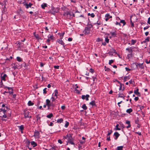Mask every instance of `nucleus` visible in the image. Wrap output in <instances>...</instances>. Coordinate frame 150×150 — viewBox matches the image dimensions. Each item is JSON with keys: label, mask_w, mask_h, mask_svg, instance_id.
Listing matches in <instances>:
<instances>
[{"label": "nucleus", "mask_w": 150, "mask_h": 150, "mask_svg": "<svg viewBox=\"0 0 150 150\" xmlns=\"http://www.w3.org/2000/svg\"><path fill=\"white\" fill-rule=\"evenodd\" d=\"M4 88H7V89H8L9 91H10V90H12V91H13V89L12 88H11V87L5 86L4 87Z\"/></svg>", "instance_id": "nucleus-29"}, {"label": "nucleus", "mask_w": 150, "mask_h": 150, "mask_svg": "<svg viewBox=\"0 0 150 150\" xmlns=\"http://www.w3.org/2000/svg\"><path fill=\"white\" fill-rule=\"evenodd\" d=\"M114 135L115 137V139H116L120 136V134L118 132H116L114 133Z\"/></svg>", "instance_id": "nucleus-11"}, {"label": "nucleus", "mask_w": 150, "mask_h": 150, "mask_svg": "<svg viewBox=\"0 0 150 150\" xmlns=\"http://www.w3.org/2000/svg\"><path fill=\"white\" fill-rule=\"evenodd\" d=\"M47 89V88H45L43 90V93L44 94H45L47 93V91H46V90Z\"/></svg>", "instance_id": "nucleus-40"}, {"label": "nucleus", "mask_w": 150, "mask_h": 150, "mask_svg": "<svg viewBox=\"0 0 150 150\" xmlns=\"http://www.w3.org/2000/svg\"><path fill=\"white\" fill-rule=\"evenodd\" d=\"M115 24L116 25H119L120 26L121 25V24H120V22L119 23V22H118L117 21H116V23H115Z\"/></svg>", "instance_id": "nucleus-47"}, {"label": "nucleus", "mask_w": 150, "mask_h": 150, "mask_svg": "<svg viewBox=\"0 0 150 150\" xmlns=\"http://www.w3.org/2000/svg\"><path fill=\"white\" fill-rule=\"evenodd\" d=\"M92 27V25H89L87 27L85 28V29L83 31V33L86 34H88L90 33V29Z\"/></svg>", "instance_id": "nucleus-2"}, {"label": "nucleus", "mask_w": 150, "mask_h": 150, "mask_svg": "<svg viewBox=\"0 0 150 150\" xmlns=\"http://www.w3.org/2000/svg\"><path fill=\"white\" fill-rule=\"evenodd\" d=\"M97 24L98 25H101V22L100 21H98L97 22L95 23V25Z\"/></svg>", "instance_id": "nucleus-45"}, {"label": "nucleus", "mask_w": 150, "mask_h": 150, "mask_svg": "<svg viewBox=\"0 0 150 150\" xmlns=\"http://www.w3.org/2000/svg\"><path fill=\"white\" fill-rule=\"evenodd\" d=\"M62 39H58L57 40V41L59 44H61V45L64 46V42L62 40Z\"/></svg>", "instance_id": "nucleus-7"}, {"label": "nucleus", "mask_w": 150, "mask_h": 150, "mask_svg": "<svg viewBox=\"0 0 150 150\" xmlns=\"http://www.w3.org/2000/svg\"><path fill=\"white\" fill-rule=\"evenodd\" d=\"M34 36L37 39L39 38V36L38 34H35V33H34Z\"/></svg>", "instance_id": "nucleus-39"}, {"label": "nucleus", "mask_w": 150, "mask_h": 150, "mask_svg": "<svg viewBox=\"0 0 150 150\" xmlns=\"http://www.w3.org/2000/svg\"><path fill=\"white\" fill-rule=\"evenodd\" d=\"M105 17L106 18H105V20L106 21H108L110 18H112V16H110L109 13L106 14L105 16Z\"/></svg>", "instance_id": "nucleus-5"}, {"label": "nucleus", "mask_w": 150, "mask_h": 150, "mask_svg": "<svg viewBox=\"0 0 150 150\" xmlns=\"http://www.w3.org/2000/svg\"><path fill=\"white\" fill-rule=\"evenodd\" d=\"M64 32L62 33H60L59 34L60 37V39H62L63 38V37L64 36Z\"/></svg>", "instance_id": "nucleus-27"}, {"label": "nucleus", "mask_w": 150, "mask_h": 150, "mask_svg": "<svg viewBox=\"0 0 150 150\" xmlns=\"http://www.w3.org/2000/svg\"><path fill=\"white\" fill-rule=\"evenodd\" d=\"M139 89H137L136 90H135L134 91V93L137 95L138 96H140V93L138 92Z\"/></svg>", "instance_id": "nucleus-10"}, {"label": "nucleus", "mask_w": 150, "mask_h": 150, "mask_svg": "<svg viewBox=\"0 0 150 150\" xmlns=\"http://www.w3.org/2000/svg\"><path fill=\"white\" fill-rule=\"evenodd\" d=\"M132 109L130 108L129 109H128L126 110V112H127L130 113L131 112H132Z\"/></svg>", "instance_id": "nucleus-20"}, {"label": "nucleus", "mask_w": 150, "mask_h": 150, "mask_svg": "<svg viewBox=\"0 0 150 150\" xmlns=\"http://www.w3.org/2000/svg\"><path fill=\"white\" fill-rule=\"evenodd\" d=\"M47 106L48 107V109H49L50 108V107L52 106H53V104H49L48 105H47Z\"/></svg>", "instance_id": "nucleus-41"}, {"label": "nucleus", "mask_w": 150, "mask_h": 150, "mask_svg": "<svg viewBox=\"0 0 150 150\" xmlns=\"http://www.w3.org/2000/svg\"><path fill=\"white\" fill-rule=\"evenodd\" d=\"M138 65L139 66V67L141 68H143V65L142 64H138Z\"/></svg>", "instance_id": "nucleus-43"}, {"label": "nucleus", "mask_w": 150, "mask_h": 150, "mask_svg": "<svg viewBox=\"0 0 150 150\" xmlns=\"http://www.w3.org/2000/svg\"><path fill=\"white\" fill-rule=\"evenodd\" d=\"M17 60L19 62H20L22 61L21 58L19 57H17Z\"/></svg>", "instance_id": "nucleus-36"}, {"label": "nucleus", "mask_w": 150, "mask_h": 150, "mask_svg": "<svg viewBox=\"0 0 150 150\" xmlns=\"http://www.w3.org/2000/svg\"><path fill=\"white\" fill-rule=\"evenodd\" d=\"M68 40L69 41H71L72 40V38H69L68 39Z\"/></svg>", "instance_id": "nucleus-59"}, {"label": "nucleus", "mask_w": 150, "mask_h": 150, "mask_svg": "<svg viewBox=\"0 0 150 150\" xmlns=\"http://www.w3.org/2000/svg\"><path fill=\"white\" fill-rule=\"evenodd\" d=\"M63 121V119L62 118H60L59 119H58L57 120V122L58 123H61Z\"/></svg>", "instance_id": "nucleus-24"}, {"label": "nucleus", "mask_w": 150, "mask_h": 150, "mask_svg": "<svg viewBox=\"0 0 150 150\" xmlns=\"http://www.w3.org/2000/svg\"><path fill=\"white\" fill-rule=\"evenodd\" d=\"M147 23L149 24H150V17L148 18Z\"/></svg>", "instance_id": "nucleus-56"}, {"label": "nucleus", "mask_w": 150, "mask_h": 150, "mask_svg": "<svg viewBox=\"0 0 150 150\" xmlns=\"http://www.w3.org/2000/svg\"><path fill=\"white\" fill-rule=\"evenodd\" d=\"M145 62L147 64H150V60L149 61H148L147 60H146Z\"/></svg>", "instance_id": "nucleus-60"}, {"label": "nucleus", "mask_w": 150, "mask_h": 150, "mask_svg": "<svg viewBox=\"0 0 150 150\" xmlns=\"http://www.w3.org/2000/svg\"><path fill=\"white\" fill-rule=\"evenodd\" d=\"M139 99V98L138 97H135L134 98V100L135 101H137Z\"/></svg>", "instance_id": "nucleus-58"}, {"label": "nucleus", "mask_w": 150, "mask_h": 150, "mask_svg": "<svg viewBox=\"0 0 150 150\" xmlns=\"http://www.w3.org/2000/svg\"><path fill=\"white\" fill-rule=\"evenodd\" d=\"M51 104L52 103H50V101L49 100L47 99L46 100V105H48Z\"/></svg>", "instance_id": "nucleus-23"}, {"label": "nucleus", "mask_w": 150, "mask_h": 150, "mask_svg": "<svg viewBox=\"0 0 150 150\" xmlns=\"http://www.w3.org/2000/svg\"><path fill=\"white\" fill-rule=\"evenodd\" d=\"M86 97V95L85 96V95H82L81 98L82 99H84Z\"/></svg>", "instance_id": "nucleus-53"}, {"label": "nucleus", "mask_w": 150, "mask_h": 150, "mask_svg": "<svg viewBox=\"0 0 150 150\" xmlns=\"http://www.w3.org/2000/svg\"><path fill=\"white\" fill-rule=\"evenodd\" d=\"M23 4L24 6H25L27 9H28L29 8H31L33 5V4L30 3H29V4H27L25 1L23 2Z\"/></svg>", "instance_id": "nucleus-4"}, {"label": "nucleus", "mask_w": 150, "mask_h": 150, "mask_svg": "<svg viewBox=\"0 0 150 150\" xmlns=\"http://www.w3.org/2000/svg\"><path fill=\"white\" fill-rule=\"evenodd\" d=\"M36 117L37 118V121H38L39 120H40V117H39L38 115H37Z\"/></svg>", "instance_id": "nucleus-51"}, {"label": "nucleus", "mask_w": 150, "mask_h": 150, "mask_svg": "<svg viewBox=\"0 0 150 150\" xmlns=\"http://www.w3.org/2000/svg\"><path fill=\"white\" fill-rule=\"evenodd\" d=\"M40 133L39 131L37 130H35L33 136L35 137V139H39L40 137H39Z\"/></svg>", "instance_id": "nucleus-3"}, {"label": "nucleus", "mask_w": 150, "mask_h": 150, "mask_svg": "<svg viewBox=\"0 0 150 150\" xmlns=\"http://www.w3.org/2000/svg\"><path fill=\"white\" fill-rule=\"evenodd\" d=\"M29 113V112L28 111H25L24 112V116L25 118L29 117V116H28Z\"/></svg>", "instance_id": "nucleus-9"}, {"label": "nucleus", "mask_w": 150, "mask_h": 150, "mask_svg": "<svg viewBox=\"0 0 150 150\" xmlns=\"http://www.w3.org/2000/svg\"><path fill=\"white\" fill-rule=\"evenodd\" d=\"M48 38L49 39H50L51 40H53V36L52 35H49Z\"/></svg>", "instance_id": "nucleus-33"}, {"label": "nucleus", "mask_w": 150, "mask_h": 150, "mask_svg": "<svg viewBox=\"0 0 150 150\" xmlns=\"http://www.w3.org/2000/svg\"><path fill=\"white\" fill-rule=\"evenodd\" d=\"M18 127L19 128V129L21 131V132L23 133V130L24 129V126L23 125H21L20 126H18Z\"/></svg>", "instance_id": "nucleus-14"}, {"label": "nucleus", "mask_w": 150, "mask_h": 150, "mask_svg": "<svg viewBox=\"0 0 150 150\" xmlns=\"http://www.w3.org/2000/svg\"><path fill=\"white\" fill-rule=\"evenodd\" d=\"M6 77H7L6 74H4L3 76H1V80L5 81H6L5 78Z\"/></svg>", "instance_id": "nucleus-8"}, {"label": "nucleus", "mask_w": 150, "mask_h": 150, "mask_svg": "<svg viewBox=\"0 0 150 150\" xmlns=\"http://www.w3.org/2000/svg\"><path fill=\"white\" fill-rule=\"evenodd\" d=\"M28 104L29 106H32L34 104L33 103H32L31 101H29Z\"/></svg>", "instance_id": "nucleus-25"}, {"label": "nucleus", "mask_w": 150, "mask_h": 150, "mask_svg": "<svg viewBox=\"0 0 150 150\" xmlns=\"http://www.w3.org/2000/svg\"><path fill=\"white\" fill-rule=\"evenodd\" d=\"M112 130H110V131H108V134H107V136L108 137V136H109V135L111 134V133H112Z\"/></svg>", "instance_id": "nucleus-44"}, {"label": "nucleus", "mask_w": 150, "mask_h": 150, "mask_svg": "<svg viewBox=\"0 0 150 150\" xmlns=\"http://www.w3.org/2000/svg\"><path fill=\"white\" fill-rule=\"evenodd\" d=\"M1 111H2L4 113L6 112V110L4 109H1Z\"/></svg>", "instance_id": "nucleus-52"}, {"label": "nucleus", "mask_w": 150, "mask_h": 150, "mask_svg": "<svg viewBox=\"0 0 150 150\" xmlns=\"http://www.w3.org/2000/svg\"><path fill=\"white\" fill-rule=\"evenodd\" d=\"M118 126H119V125L118 124L117 125H116V129H115L116 130H120L121 129L120 128H118Z\"/></svg>", "instance_id": "nucleus-34"}, {"label": "nucleus", "mask_w": 150, "mask_h": 150, "mask_svg": "<svg viewBox=\"0 0 150 150\" xmlns=\"http://www.w3.org/2000/svg\"><path fill=\"white\" fill-rule=\"evenodd\" d=\"M124 95L122 94H121L120 93H119V96H118V97H120V98H124Z\"/></svg>", "instance_id": "nucleus-35"}, {"label": "nucleus", "mask_w": 150, "mask_h": 150, "mask_svg": "<svg viewBox=\"0 0 150 150\" xmlns=\"http://www.w3.org/2000/svg\"><path fill=\"white\" fill-rule=\"evenodd\" d=\"M134 81L133 80L131 79L129 81V83L130 84H133Z\"/></svg>", "instance_id": "nucleus-50"}, {"label": "nucleus", "mask_w": 150, "mask_h": 150, "mask_svg": "<svg viewBox=\"0 0 150 150\" xmlns=\"http://www.w3.org/2000/svg\"><path fill=\"white\" fill-rule=\"evenodd\" d=\"M120 23H123V26L125 25L126 24V23L125 22L124 20H120Z\"/></svg>", "instance_id": "nucleus-28"}, {"label": "nucleus", "mask_w": 150, "mask_h": 150, "mask_svg": "<svg viewBox=\"0 0 150 150\" xmlns=\"http://www.w3.org/2000/svg\"><path fill=\"white\" fill-rule=\"evenodd\" d=\"M31 144L34 147H35L37 146V143L34 141H32L31 142Z\"/></svg>", "instance_id": "nucleus-18"}, {"label": "nucleus", "mask_w": 150, "mask_h": 150, "mask_svg": "<svg viewBox=\"0 0 150 150\" xmlns=\"http://www.w3.org/2000/svg\"><path fill=\"white\" fill-rule=\"evenodd\" d=\"M149 37H147V38L145 39V40L142 42V43H146L148 42L149 41Z\"/></svg>", "instance_id": "nucleus-15"}, {"label": "nucleus", "mask_w": 150, "mask_h": 150, "mask_svg": "<svg viewBox=\"0 0 150 150\" xmlns=\"http://www.w3.org/2000/svg\"><path fill=\"white\" fill-rule=\"evenodd\" d=\"M126 123L128 125L126 126L127 128H128L131 127V125L130 124V122L129 121H126Z\"/></svg>", "instance_id": "nucleus-12"}, {"label": "nucleus", "mask_w": 150, "mask_h": 150, "mask_svg": "<svg viewBox=\"0 0 150 150\" xmlns=\"http://www.w3.org/2000/svg\"><path fill=\"white\" fill-rule=\"evenodd\" d=\"M91 16L92 18H93L95 16V15L93 13H92L91 14Z\"/></svg>", "instance_id": "nucleus-54"}, {"label": "nucleus", "mask_w": 150, "mask_h": 150, "mask_svg": "<svg viewBox=\"0 0 150 150\" xmlns=\"http://www.w3.org/2000/svg\"><path fill=\"white\" fill-rule=\"evenodd\" d=\"M58 91L57 90H55L54 91V92L52 94V96H54L56 98H57V96H58Z\"/></svg>", "instance_id": "nucleus-6"}, {"label": "nucleus", "mask_w": 150, "mask_h": 150, "mask_svg": "<svg viewBox=\"0 0 150 150\" xmlns=\"http://www.w3.org/2000/svg\"><path fill=\"white\" fill-rule=\"evenodd\" d=\"M105 40L106 42L107 43H108L109 42V39H108V37H106L105 38Z\"/></svg>", "instance_id": "nucleus-37"}, {"label": "nucleus", "mask_w": 150, "mask_h": 150, "mask_svg": "<svg viewBox=\"0 0 150 150\" xmlns=\"http://www.w3.org/2000/svg\"><path fill=\"white\" fill-rule=\"evenodd\" d=\"M90 104L92 106H96V102L95 100H93L90 103Z\"/></svg>", "instance_id": "nucleus-16"}, {"label": "nucleus", "mask_w": 150, "mask_h": 150, "mask_svg": "<svg viewBox=\"0 0 150 150\" xmlns=\"http://www.w3.org/2000/svg\"><path fill=\"white\" fill-rule=\"evenodd\" d=\"M64 138L67 139L68 142L70 143L71 144L73 145L74 144L73 141V139L71 134H68L66 136H64Z\"/></svg>", "instance_id": "nucleus-1"}, {"label": "nucleus", "mask_w": 150, "mask_h": 150, "mask_svg": "<svg viewBox=\"0 0 150 150\" xmlns=\"http://www.w3.org/2000/svg\"><path fill=\"white\" fill-rule=\"evenodd\" d=\"M123 147L122 146H118L117 147V150H122Z\"/></svg>", "instance_id": "nucleus-32"}, {"label": "nucleus", "mask_w": 150, "mask_h": 150, "mask_svg": "<svg viewBox=\"0 0 150 150\" xmlns=\"http://www.w3.org/2000/svg\"><path fill=\"white\" fill-rule=\"evenodd\" d=\"M58 142L60 144H62V142L61 139H59L58 141Z\"/></svg>", "instance_id": "nucleus-55"}, {"label": "nucleus", "mask_w": 150, "mask_h": 150, "mask_svg": "<svg viewBox=\"0 0 150 150\" xmlns=\"http://www.w3.org/2000/svg\"><path fill=\"white\" fill-rule=\"evenodd\" d=\"M47 6V4L46 3H44L41 5V7L42 8L45 9V8Z\"/></svg>", "instance_id": "nucleus-26"}, {"label": "nucleus", "mask_w": 150, "mask_h": 150, "mask_svg": "<svg viewBox=\"0 0 150 150\" xmlns=\"http://www.w3.org/2000/svg\"><path fill=\"white\" fill-rule=\"evenodd\" d=\"M110 33L113 37H115L116 36L117 34L115 32H110Z\"/></svg>", "instance_id": "nucleus-21"}, {"label": "nucleus", "mask_w": 150, "mask_h": 150, "mask_svg": "<svg viewBox=\"0 0 150 150\" xmlns=\"http://www.w3.org/2000/svg\"><path fill=\"white\" fill-rule=\"evenodd\" d=\"M53 114L52 113H51L50 114H49V115H47L46 116V117L47 118H51L52 117H53Z\"/></svg>", "instance_id": "nucleus-22"}, {"label": "nucleus", "mask_w": 150, "mask_h": 150, "mask_svg": "<svg viewBox=\"0 0 150 150\" xmlns=\"http://www.w3.org/2000/svg\"><path fill=\"white\" fill-rule=\"evenodd\" d=\"M114 62L113 60H109V64H111L112 63Z\"/></svg>", "instance_id": "nucleus-46"}, {"label": "nucleus", "mask_w": 150, "mask_h": 150, "mask_svg": "<svg viewBox=\"0 0 150 150\" xmlns=\"http://www.w3.org/2000/svg\"><path fill=\"white\" fill-rule=\"evenodd\" d=\"M132 49H133L131 47H130L127 48L126 50L128 51L129 52H130L131 54L132 52Z\"/></svg>", "instance_id": "nucleus-13"}, {"label": "nucleus", "mask_w": 150, "mask_h": 150, "mask_svg": "<svg viewBox=\"0 0 150 150\" xmlns=\"http://www.w3.org/2000/svg\"><path fill=\"white\" fill-rule=\"evenodd\" d=\"M82 107L84 110H86L87 109V108L85 104H83V105Z\"/></svg>", "instance_id": "nucleus-30"}, {"label": "nucleus", "mask_w": 150, "mask_h": 150, "mask_svg": "<svg viewBox=\"0 0 150 150\" xmlns=\"http://www.w3.org/2000/svg\"><path fill=\"white\" fill-rule=\"evenodd\" d=\"M65 108V106L64 105L62 106L61 107V108L62 109V110H64Z\"/></svg>", "instance_id": "nucleus-64"}, {"label": "nucleus", "mask_w": 150, "mask_h": 150, "mask_svg": "<svg viewBox=\"0 0 150 150\" xmlns=\"http://www.w3.org/2000/svg\"><path fill=\"white\" fill-rule=\"evenodd\" d=\"M59 66H58V65H57V66H54V67L55 68V69H59Z\"/></svg>", "instance_id": "nucleus-49"}, {"label": "nucleus", "mask_w": 150, "mask_h": 150, "mask_svg": "<svg viewBox=\"0 0 150 150\" xmlns=\"http://www.w3.org/2000/svg\"><path fill=\"white\" fill-rule=\"evenodd\" d=\"M149 27V26H147L146 27H145L144 28V30H145L146 29H147Z\"/></svg>", "instance_id": "nucleus-57"}, {"label": "nucleus", "mask_w": 150, "mask_h": 150, "mask_svg": "<svg viewBox=\"0 0 150 150\" xmlns=\"http://www.w3.org/2000/svg\"><path fill=\"white\" fill-rule=\"evenodd\" d=\"M130 79V77L129 76H125L124 77V81H126L127 80H128Z\"/></svg>", "instance_id": "nucleus-17"}, {"label": "nucleus", "mask_w": 150, "mask_h": 150, "mask_svg": "<svg viewBox=\"0 0 150 150\" xmlns=\"http://www.w3.org/2000/svg\"><path fill=\"white\" fill-rule=\"evenodd\" d=\"M135 122L136 124H138L139 122V120L138 118L135 120Z\"/></svg>", "instance_id": "nucleus-42"}, {"label": "nucleus", "mask_w": 150, "mask_h": 150, "mask_svg": "<svg viewBox=\"0 0 150 150\" xmlns=\"http://www.w3.org/2000/svg\"><path fill=\"white\" fill-rule=\"evenodd\" d=\"M69 125V123L67 121L66 122V123L64 127H67Z\"/></svg>", "instance_id": "nucleus-38"}, {"label": "nucleus", "mask_w": 150, "mask_h": 150, "mask_svg": "<svg viewBox=\"0 0 150 150\" xmlns=\"http://www.w3.org/2000/svg\"><path fill=\"white\" fill-rule=\"evenodd\" d=\"M110 140V137L109 136V137H107V140L108 141H109Z\"/></svg>", "instance_id": "nucleus-62"}, {"label": "nucleus", "mask_w": 150, "mask_h": 150, "mask_svg": "<svg viewBox=\"0 0 150 150\" xmlns=\"http://www.w3.org/2000/svg\"><path fill=\"white\" fill-rule=\"evenodd\" d=\"M105 68H106V69H105V71H109L110 70L108 68H106V67L105 66Z\"/></svg>", "instance_id": "nucleus-61"}, {"label": "nucleus", "mask_w": 150, "mask_h": 150, "mask_svg": "<svg viewBox=\"0 0 150 150\" xmlns=\"http://www.w3.org/2000/svg\"><path fill=\"white\" fill-rule=\"evenodd\" d=\"M44 65V64L43 63H42V62L40 63V65L41 67H43V66Z\"/></svg>", "instance_id": "nucleus-63"}, {"label": "nucleus", "mask_w": 150, "mask_h": 150, "mask_svg": "<svg viewBox=\"0 0 150 150\" xmlns=\"http://www.w3.org/2000/svg\"><path fill=\"white\" fill-rule=\"evenodd\" d=\"M89 97V96L88 95H86V97L85 98L86 99V100H88V98Z\"/></svg>", "instance_id": "nucleus-48"}, {"label": "nucleus", "mask_w": 150, "mask_h": 150, "mask_svg": "<svg viewBox=\"0 0 150 150\" xmlns=\"http://www.w3.org/2000/svg\"><path fill=\"white\" fill-rule=\"evenodd\" d=\"M136 40L132 39L131 40V44L133 45H134L136 42Z\"/></svg>", "instance_id": "nucleus-31"}, {"label": "nucleus", "mask_w": 150, "mask_h": 150, "mask_svg": "<svg viewBox=\"0 0 150 150\" xmlns=\"http://www.w3.org/2000/svg\"><path fill=\"white\" fill-rule=\"evenodd\" d=\"M57 98L55 97L54 96H52L51 98V99L52 100H51L52 103L54 101H55V99H56Z\"/></svg>", "instance_id": "nucleus-19"}]
</instances>
